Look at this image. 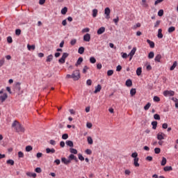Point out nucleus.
Segmentation results:
<instances>
[{"label": "nucleus", "mask_w": 178, "mask_h": 178, "mask_svg": "<svg viewBox=\"0 0 178 178\" xmlns=\"http://www.w3.org/2000/svg\"><path fill=\"white\" fill-rule=\"evenodd\" d=\"M12 128L15 130L17 133H24L25 129L23 126L17 120H15L12 124Z\"/></svg>", "instance_id": "1"}, {"label": "nucleus", "mask_w": 178, "mask_h": 178, "mask_svg": "<svg viewBox=\"0 0 178 178\" xmlns=\"http://www.w3.org/2000/svg\"><path fill=\"white\" fill-rule=\"evenodd\" d=\"M136 51V47H134L133 49L131 51V52L127 55V53H122V57L124 58V59H127L128 56H130L129 60H131L134 55H135Z\"/></svg>", "instance_id": "2"}, {"label": "nucleus", "mask_w": 178, "mask_h": 178, "mask_svg": "<svg viewBox=\"0 0 178 178\" xmlns=\"http://www.w3.org/2000/svg\"><path fill=\"white\" fill-rule=\"evenodd\" d=\"M80 79V72L79 70H75L72 73V79L74 81H78Z\"/></svg>", "instance_id": "3"}, {"label": "nucleus", "mask_w": 178, "mask_h": 178, "mask_svg": "<svg viewBox=\"0 0 178 178\" xmlns=\"http://www.w3.org/2000/svg\"><path fill=\"white\" fill-rule=\"evenodd\" d=\"M175 95V91L173 90H165L163 92V95L165 97H174Z\"/></svg>", "instance_id": "4"}, {"label": "nucleus", "mask_w": 178, "mask_h": 178, "mask_svg": "<svg viewBox=\"0 0 178 178\" xmlns=\"http://www.w3.org/2000/svg\"><path fill=\"white\" fill-rule=\"evenodd\" d=\"M104 14H105V18L108 19L111 17H110V15H111V9L107 7L105 8L104 10Z\"/></svg>", "instance_id": "5"}, {"label": "nucleus", "mask_w": 178, "mask_h": 178, "mask_svg": "<svg viewBox=\"0 0 178 178\" xmlns=\"http://www.w3.org/2000/svg\"><path fill=\"white\" fill-rule=\"evenodd\" d=\"M165 134L163 132H159L158 134H157V139L159 140H164L165 139Z\"/></svg>", "instance_id": "6"}, {"label": "nucleus", "mask_w": 178, "mask_h": 178, "mask_svg": "<svg viewBox=\"0 0 178 178\" xmlns=\"http://www.w3.org/2000/svg\"><path fill=\"white\" fill-rule=\"evenodd\" d=\"M8 98V95L7 93H3V95H0V101L1 103H3Z\"/></svg>", "instance_id": "7"}, {"label": "nucleus", "mask_w": 178, "mask_h": 178, "mask_svg": "<svg viewBox=\"0 0 178 178\" xmlns=\"http://www.w3.org/2000/svg\"><path fill=\"white\" fill-rule=\"evenodd\" d=\"M26 175L27 177L31 178H35L37 177V175L35 172H27Z\"/></svg>", "instance_id": "8"}, {"label": "nucleus", "mask_w": 178, "mask_h": 178, "mask_svg": "<svg viewBox=\"0 0 178 178\" xmlns=\"http://www.w3.org/2000/svg\"><path fill=\"white\" fill-rule=\"evenodd\" d=\"M83 41H86V42H89V41H90V35L89 33L84 35Z\"/></svg>", "instance_id": "9"}, {"label": "nucleus", "mask_w": 178, "mask_h": 178, "mask_svg": "<svg viewBox=\"0 0 178 178\" xmlns=\"http://www.w3.org/2000/svg\"><path fill=\"white\" fill-rule=\"evenodd\" d=\"M62 163H63L65 165H68L71 163L70 159H67L66 158L63 157L61 159Z\"/></svg>", "instance_id": "10"}, {"label": "nucleus", "mask_w": 178, "mask_h": 178, "mask_svg": "<svg viewBox=\"0 0 178 178\" xmlns=\"http://www.w3.org/2000/svg\"><path fill=\"white\" fill-rule=\"evenodd\" d=\"M69 160H70V162L72 161V160H74L76 162H78V159L76 156H74V154H70V156H69Z\"/></svg>", "instance_id": "11"}, {"label": "nucleus", "mask_w": 178, "mask_h": 178, "mask_svg": "<svg viewBox=\"0 0 178 178\" xmlns=\"http://www.w3.org/2000/svg\"><path fill=\"white\" fill-rule=\"evenodd\" d=\"M47 154H54L56 152V150L54 148H47L46 149Z\"/></svg>", "instance_id": "12"}, {"label": "nucleus", "mask_w": 178, "mask_h": 178, "mask_svg": "<svg viewBox=\"0 0 178 178\" xmlns=\"http://www.w3.org/2000/svg\"><path fill=\"white\" fill-rule=\"evenodd\" d=\"M21 83L19 82H17L15 85V91L19 92L21 90V87H20Z\"/></svg>", "instance_id": "13"}, {"label": "nucleus", "mask_w": 178, "mask_h": 178, "mask_svg": "<svg viewBox=\"0 0 178 178\" xmlns=\"http://www.w3.org/2000/svg\"><path fill=\"white\" fill-rule=\"evenodd\" d=\"M101 90H102V86H101V85H97V87H95V94H97V93H98V92H99L100 91H101Z\"/></svg>", "instance_id": "14"}, {"label": "nucleus", "mask_w": 178, "mask_h": 178, "mask_svg": "<svg viewBox=\"0 0 178 178\" xmlns=\"http://www.w3.org/2000/svg\"><path fill=\"white\" fill-rule=\"evenodd\" d=\"M138 161H139V158H136L134 159V165H135V167L138 168L140 166V164L138 163Z\"/></svg>", "instance_id": "15"}, {"label": "nucleus", "mask_w": 178, "mask_h": 178, "mask_svg": "<svg viewBox=\"0 0 178 178\" xmlns=\"http://www.w3.org/2000/svg\"><path fill=\"white\" fill-rule=\"evenodd\" d=\"M104 31H105V28L104 27H101L97 31V34H99V35L103 34V33H104Z\"/></svg>", "instance_id": "16"}, {"label": "nucleus", "mask_w": 178, "mask_h": 178, "mask_svg": "<svg viewBox=\"0 0 178 178\" xmlns=\"http://www.w3.org/2000/svg\"><path fill=\"white\" fill-rule=\"evenodd\" d=\"M162 56L161 54H158L156 57H155V62H161V59Z\"/></svg>", "instance_id": "17"}, {"label": "nucleus", "mask_w": 178, "mask_h": 178, "mask_svg": "<svg viewBox=\"0 0 178 178\" xmlns=\"http://www.w3.org/2000/svg\"><path fill=\"white\" fill-rule=\"evenodd\" d=\"M66 145L70 147H74V143L72 140H67L66 141Z\"/></svg>", "instance_id": "18"}, {"label": "nucleus", "mask_w": 178, "mask_h": 178, "mask_svg": "<svg viewBox=\"0 0 178 178\" xmlns=\"http://www.w3.org/2000/svg\"><path fill=\"white\" fill-rule=\"evenodd\" d=\"M83 60V59L82 57L79 58V59H78V60H77V62H76V63L75 65H76V67L79 66V65H80L81 63H82Z\"/></svg>", "instance_id": "19"}, {"label": "nucleus", "mask_w": 178, "mask_h": 178, "mask_svg": "<svg viewBox=\"0 0 178 178\" xmlns=\"http://www.w3.org/2000/svg\"><path fill=\"white\" fill-rule=\"evenodd\" d=\"M157 124H158V122L156 121H154L152 122V125L153 126L152 127V129L154 130H156V127H157Z\"/></svg>", "instance_id": "20"}, {"label": "nucleus", "mask_w": 178, "mask_h": 178, "mask_svg": "<svg viewBox=\"0 0 178 178\" xmlns=\"http://www.w3.org/2000/svg\"><path fill=\"white\" fill-rule=\"evenodd\" d=\"M172 170V166H165L164 168V171L165 172H170Z\"/></svg>", "instance_id": "21"}, {"label": "nucleus", "mask_w": 178, "mask_h": 178, "mask_svg": "<svg viewBox=\"0 0 178 178\" xmlns=\"http://www.w3.org/2000/svg\"><path fill=\"white\" fill-rule=\"evenodd\" d=\"M84 51H85L84 47H79V49L78 50V52H79V54L80 55H82V54H83Z\"/></svg>", "instance_id": "22"}, {"label": "nucleus", "mask_w": 178, "mask_h": 178, "mask_svg": "<svg viewBox=\"0 0 178 178\" xmlns=\"http://www.w3.org/2000/svg\"><path fill=\"white\" fill-rule=\"evenodd\" d=\"M177 66V62L175 61L172 66H171L170 67V71H174Z\"/></svg>", "instance_id": "23"}, {"label": "nucleus", "mask_w": 178, "mask_h": 178, "mask_svg": "<svg viewBox=\"0 0 178 178\" xmlns=\"http://www.w3.org/2000/svg\"><path fill=\"white\" fill-rule=\"evenodd\" d=\"M163 35L162 34V29H159L158 32V38H163Z\"/></svg>", "instance_id": "24"}, {"label": "nucleus", "mask_w": 178, "mask_h": 178, "mask_svg": "<svg viewBox=\"0 0 178 178\" xmlns=\"http://www.w3.org/2000/svg\"><path fill=\"white\" fill-rule=\"evenodd\" d=\"M126 86L127 87H131L132 86V81L131 79H128L127 81H126Z\"/></svg>", "instance_id": "25"}, {"label": "nucleus", "mask_w": 178, "mask_h": 178, "mask_svg": "<svg viewBox=\"0 0 178 178\" xmlns=\"http://www.w3.org/2000/svg\"><path fill=\"white\" fill-rule=\"evenodd\" d=\"M97 14H98V10H97V9H93V10H92V17H96L97 15Z\"/></svg>", "instance_id": "26"}, {"label": "nucleus", "mask_w": 178, "mask_h": 178, "mask_svg": "<svg viewBox=\"0 0 178 178\" xmlns=\"http://www.w3.org/2000/svg\"><path fill=\"white\" fill-rule=\"evenodd\" d=\"M150 107H151V103L148 102V103L144 106V109H145V111H148Z\"/></svg>", "instance_id": "27"}, {"label": "nucleus", "mask_w": 178, "mask_h": 178, "mask_svg": "<svg viewBox=\"0 0 178 178\" xmlns=\"http://www.w3.org/2000/svg\"><path fill=\"white\" fill-rule=\"evenodd\" d=\"M136 94V90L135 88H132L130 91V95L131 97H134Z\"/></svg>", "instance_id": "28"}, {"label": "nucleus", "mask_w": 178, "mask_h": 178, "mask_svg": "<svg viewBox=\"0 0 178 178\" xmlns=\"http://www.w3.org/2000/svg\"><path fill=\"white\" fill-rule=\"evenodd\" d=\"M142 73V67H138L136 71V74L140 76Z\"/></svg>", "instance_id": "29"}, {"label": "nucleus", "mask_w": 178, "mask_h": 178, "mask_svg": "<svg viewBox=\"0 0 178 178\" xmlns=\"http://www.w3.org/2000/svg\"><path fill=\"white\" fill-rule=\"evenodd\" d=\"M6 163H7V164L10 165H14V164H15L14 161L12 159L7 160Z\"/></svg>", "instance_id": "30"}, {"label": "nucleus", "mask_w": 178, "mask_h": 178, "mask_svg": "<svg viewBox=\"0 0 178 178\" xmlns=\"http://www.w3.org/2000/svg\"><path fill=\"white\" fill-rule=\"evenodd\" d=\"M176 28L175 26H171L168 29V33H173V31H175Z\"/></svg>", "instance_id": "31"}, {"label": "nucleus", "mask_w": 178, "mask_h": 178, "mask_svg": "<svg viewBox=\"0 0 178 178\" xmlns=\"http://www.w3.org/2000/svg\"><path fill=\"white\" fill-rule=\"evenodd\" d=\"M167 163V159L165 157H163V160L161 161V165L162 166H165L166 165Z\"/></svg>", "instance_id": "32"}, {"label": "nucleus", "mask_w": 178, "mask_h": 178, "mask_svg": "<svg viewBox=\"0 0 178 178\" xmlns=\"http://www.w3.org/2000/svg\"><path fill=\"white\" fill-rule=\"evenodd\" d=\"M53 59V56L50 54L49 56H47L46 62H51Z\"/></svg>", "instance_id": "33"}, {"label": "nucleus", "mask_w": 178, "mask_h": 178, "mask_svg": "<svg viewBox=\"0 0 178 178\" xmlns=\"http://www.w3.org/2000/svg\"><path fill=\"white\" fill-rule=\"evenodd\" d=\"M27 48L29 51H34L35 46L34 45H27Z\"/></svg>", "instance_id": "34"}, {"label": "nucleus", "mask_w": 178, "mask_h": 178, "mask_svg": "<svg viewBox=\"0 0 178 178\" xmlns=\"http://www.w3.org/2000/svg\"><path fill=\"white\" fill-rule=\"evenodd\" d=\"M88 142L89 145H92L93 144V140L90 136L88 137Z\"/></svg>", "instance_id": "35"}, {"label": "nucleus", "mask_w": 178, "mask_h": 178, "mask_svg": "<svg viewBox=\"0 0 178 178\" xmlns=\"http://www.w3.org/2000/svg\"><path fill=\"white\" fill-rule=\"evenodd\" d=\"M32 149H33V147L31 145H28L26 147V151L27 152L32 151Z\"/></svg>", "instance_id": "36"}, {"label": "nucleus", "mask_w": 178, "mask_h": 178, "mask_svg": "<svg viewBox=\"0 0 178 178\" xmlns=\"http://www.w3.org/2000/svg\"><path fill=\"white\" fill-rule=\"evenodd\" d=\"M89 70V67L87 66V65H86V66H84V67H83V74H86L87 73V71Z\"/></svg>", "instance_id": "37"}, {"label": "nucleus", "mask_w": 178, "mask_h": 178, "mask_svg": "<svg viewBox=\"0 0 178 178\" xmlns=\"http://www.w3.org/2000/svg\"><path fill=\"white\" fill-rule=\"evenodd\" d=\"M154 56V53L153 51H151V52L149 54L148 58H149V59H153Z\"/></svg>", "instance_id": "38"}, {"label": "nucleus", "mask_w": 178, "mask_h": 178, "mask_svg": "<svg viewBox=\"0 0 178 178\" xmlns=\"http://www.w3.org/2000/svg\"><path fill=\"white\" fill-rule=\"evenodd\" d=\"M90 29L89 28H85L81 31V33L84 34V33H89Z\"/></svg>", "instance_id": "39"}, {"label": "nucleus", "mask_w": 178, "mask_h": 178, "mask_svg": "<svg viewBox=\"0 0 178 178\" xmlns=\"http://www.w3.org/2000/svg\"><path fill=\"white\" fill-rule=\"evenodd\" d=\"M70 153L74 154H77V150L74 148H70Z\"/></svg>", "instance_id": "40"}, {"label": "nucleus", "mask_w": 178, "mask_h": 178, "mask_svg": "<svg viewBox=\"0 0 178 178\" xmlns=\"http://www.w3.org/2000/svg\"><path fill=\"white\" fill-rule=\"evenodd\" d=\"M138 154L136 152L132 153V154H131V157L134 158V159L138 158Z\"/></svg>", "instance_id": "41"}, {"label": "nucleus", "mask_w": 178, "mask_h": 178, "mask_svg": "<svg viewBox=\"0 0 178 178\" xmlns=\"http://www.w3.org/2000/svg\"><path fill=\"white\" fill-rule=\"evenodd\" d=\"M154 152H155V154H159L161 153V149H160L159 147H156V148L154 149Z\"/></svg>", "instance_id": "42"}, {"label": "nucleus", "mask_w": 178, "mask_h": 178, "mask_svg": "<svg viewBox=\"0 0 178 178\" xmlns=\"http://www.w3.org/2000/svg\"><path fill=\"white\" fill-rule=\"evenodd\" d=\"M67 12V8L66 7L63 8L62 10H61V13L63 15H65L66 13Z\"/></svg>", "instance_id": "43"}, {"label": "nucleus", "mask_w": 178, "mask_h": 178, "mask_svg": "<svg viewBox=\"0 0 178 178\" xmlns=\"http://www.w3.org/2000/svg\"><path fill=\"white\" fill-rule=\"evenodd\" d=\"M113 70H108V71L107 72V75H108V76H113Z\"/></svg>", "instance_id": "44"}, {"label": "nucleus", "mask_w": 178, "mask_h": 178, "mask_svg": "<svg viewBox=\"0 0 178 178\" xmlns=\"http://www.w3.org/2000/svg\"><path fill=\"white\" fill-rule=\"evenodd\" d=\"M154 120H161V117H160V115H159V114H155V115H154Z\"/></svg>", "instance_id": "45"}, {"label": "nucleus", "mask_w": 178, "mask_h": 178, "mask_svg": "<svg viewBox=\"0 0 178 178\" xmlns=\"http://www.w3.org/2000/svg\"><path fill=\"white\" fill-rule=\"evenodd\" d=\"M160 101H161L160 97H159L158 96L154 97V102H159Z\"/></svg>", "instance_id": "46"}, {"label": "nucleus", "mask_w": 178, "mask_h": 178, "mask_svg": "<svg viewBox=\"0 0 178 178\" xmlns=\"http://www.w3.org/2000/svg\"><path fill=\"white\" fill-rule=\"evenodd\" d=\"M90 63H96V59L94 57L90 58Z\"/></svg>", "instance_id": "47"}, {"label": "nucleus", "mask_w": 178, "mask_h": 178, "mask_svg": "<svg viewBox=\"0 0 178 178\" xmlns=\"http://www.w3.org/2000/svg\"><path fill=\"white\" fill-rule=\"evenodd\" d=\"M67 138H68V134H63L62 139L67 140Z\"/></svg>", "instance_id": "48"}, {"label": "nucleus", "mask_w": 178, "mask_h": 178, "mask_svg": "<svg viewBox=\"0 0 178 178\" xmlns=\"http://www.w3.org/2000/svg\"><path fill=\"white\" fill-rule=\"evenodd\" d=\"M5 59L3 58L0 60V67H2L3 65L4 64Z\"/></svg>", "instance_id": "49"}, {"label": "nucleus", "mask_w": 178, "mask_h": 178, "mask_svg": "<svg viewBox=\"0 0 178 178\" xmlns=\"http://www.w3.org/2000/svg\"><path fill=\"white\" fill-rule=\"evenodd\" d=\"M86 154H88V155H91L92 154V150L90 149H87L86 150Z\"/></svg>", "instance_id": "50"}, {"label": "nucleus", "mask_w": 178, "mask_h": 178, "mask_svg": "<svg viewBox=\"0 0 178 178\" xmlns=\"http://www.w3.org/2000/svg\"><path fill=\"white\" fill-rule=\"evenodd\" d=\"M79 159L81 161H83L85 160L84 157L82 156V154H79Z\"/></svg>", "instance_id": "51"}, {"label": "nucleus", "mask_w": 178, "mask_h": 178, "mask_svg": "<svg viewBox=\"0 0 178 178\" xmlns=\"http://www.w3.org/2000/svg\"><path fill=\"white\" fill-rule=\"evenodd\" d=\"M164 11L163 10H160L158 13L159 16L161 17L163 15Z\"/></svg>", "instance_id": "52"}, {"label": "nucleus", "mask_w": 178, "mask_h": 178, "mask_svg": "<svg viewBox=\"0 0 178 178\" xmlns=\"http://www.w3.org/2000/svg\"><path fill=\"white\" fill-rule=\"evenodd\" d=\"M7 41H8V44H11V42H13L12 38L10 36H8L7 38Z\"/></svg>", "instance_id": "53"}, {"label": "nucleus", "mask_w": 178, "mask_h": 178, "mask_svg": "<svg viewBox=\"0 0 178 178\" xmlns=\"http://www.w3.org/2000/svg\"><path fill=\"white\" fill-rule=\"evenodd\" d=\"M160 23H161V21L159 20H157L155 25H154V27L156 29L157 27H159V26H160Z\"/></svg>", "instance_id": "54"}, {"label": "nucleus", "mask_w": 178, "mask_h": 178, "mask_svg": "<svg viewBox=\"0 0 178 178\" xmlns=\"http://www.w3.org/2000/svg\"><path fill=\"white\" fill-rule=\"evenodd\" d=\"M35 172H37V173H40L42 172V170L40 168H36L35 169Z\"/></svg>", "instance_id": "55"}, {"label": "nucleus", "mask_w": 178, "mask_h": 178, "mask_svg": "<svg viewBox=\"0 0 178 178\" xmlns=\"http://www.w3.org/2000/svg\"><path fill=\"white\" fill-rule=\"evenodd\" d=\"M18 156L19 158H23L24 157V154L22 152H18Z\"/></svg>", "instance_id": "56"}, {"label": "nucleus", "mask_w": 178, "mask_h": 178, "mask_svg": "<svg viewBox=\"0 0 178 178\" xmlns=\"http://www.w3.org/2000/svg\"><path fill=\"white\" fill-rule=\"evenodd\" d=\"M67 56H68V54L67 53H64L61 58H63V59L65 60L66 58H67Z\"/></svg>", "instance_id": "57"}, {"label": "nucleus", "mask_w": 178, "mask_h": 178, "mask_svg": "<svg viewBox=\"0 0 178 178\" xmlns=\"http://www.w3.org/2000/svg\"><path fill=\"white\" fill-rule=\"evenodd\" d=\"M42 156V153H41V152L37 153L36 157H37L38 159H40V158H41Z\"/></svg>", "instance_id": "58"}, {"label": "nucleus", "mask_w": 178, "mask_h": 178, "mask_svg": "<svg viewBox=\"0 0 178 178\" xmlns=\"http://www.w3.org/2000/svg\"><path fill=\"white\" fill-rule=\"evenodd\" d=\"M113 22H115V24L117 26V24H118V22H119V17H117V18L113 19Z\"/></svg>", "instance_id": "59"}, {"label": "nucleus", "mask_w": 178, "mask_h": 178, "mask_svg": "<svg viewBox=\"0 0 178 178\" xmlns=\"http://www.w3.org/2000/svg\"><path fill=\"white\" fill-rule=\"evenodd\" d=\"M152 159H153V158L151 156H148L146 158V160L148 161H152Z\"/></svg>", "instance_id": "60"}, {"label": "nucleus", "mask_w": 178, "mask_h": 178, "mask_svg": "<svg viewBox=\"0 0 178 178\" xmlns=\"http://www.w3.org/2000/svg\"><path fill=\"white\" fill-rule=\"evenodd\" d=\"M15 34H16V35H19V34H21L20 29H16Z\"/></svg>", "instance_id": "61"}, {"label": "nucleus", "mask_w": 178, "mask_h": 178, "mask_svg": "<svg viewBox=\"0 0 178 178\" xmlns=\"http://www.w3.org/2000/svg\"><path fill=\"white\" fill-rule=\"evenodd\" d=\"M65 58H63L61 57V58L59 59V63H65Z\"/></svg>", "instance_id": "62"}, {"label": "nucleus", "mask_w": 178, "mask_h": 178, "mask_svg": "<svg viewBox=\"0 0 178 178\" xmlns=\"http://www.w3.org/2000/svg\"><path fill=\"white\" fill-rule=\"evenodd\" d=\"M116 70H117V72H120L122 70V66L118 65Z\"/></svg>", "instance_id": "63"}, {"label": "nucleus", "mask_w": 178, "mask_h": 178, "mask_svg": "<svg viewBox=\"0 0 178 178\" xmlns=\"http://www.w3.org/2000/svg\"><path fill=\"white\" fill-rule=\"evenodd\" d=\"M147 41L148 44H149V45H154V42L151 41L150 40H147Z\"/></svg>", "instance_id": "64"}]
</instances>
